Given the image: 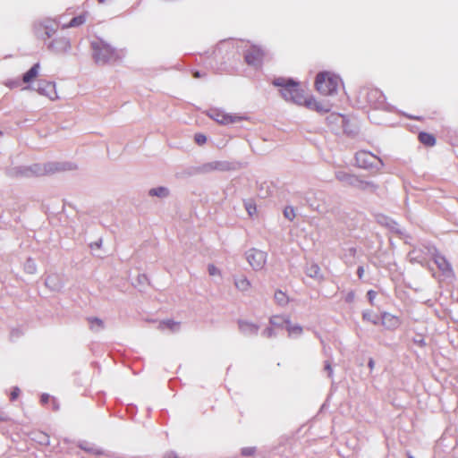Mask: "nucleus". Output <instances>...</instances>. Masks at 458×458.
I'll use <instances>...</instances> for the list:
<instances>
[{"mask_svg":"<svg viewBox=\"0 0 458 458\" xmlns=\"http://www.w3.org/2000/svg\"><path fill=\"white\" fill-rule=\"evenodd\" d=\"M272 83L275 87L280 88L279 91L282 98L288 102L300 106L305 105L310 109H314L320 113H327L329 111L327 106H324L315 98H306L303 90L300 89L299 83L293 79L278 77L274 79Z\"/></svg>","mask_w":458,"mask_h":458,"instance_id":"1","label":"nucleus"},{"mask_svg":"<svg viewBox=\"0 0 458 458\" xmlns=\"http://www.w3.org/2000/svg\"><path fill=\"white\" fill-rule=\"evenodd\" d=\"M92 56L98 65L114 64L123 56L122 50L113 47L110 44L100 38H97L90 43Z\"/></svg>","mask_w":458,"mask_h":458,"instance_id":"2","label":"nucleus"},{"mask_svg":"<svg viewBox=\"0 0 458 458\" xmlns=\"http://www.w3.org/2000/svg\"><path fill=\"white\" fill-rule=\"evenodd\" d=\"M341 85V78L329 72H320L316 76L315 86L322 95L333 96L336 94Z\"/></svg>","mask_w":458,"mask_h":458,"instance_id":"3","label":"nucleus"},{"mask_svg":"<svg viewBox=\"0 0 458 458\" xmlns=\"http://www.w3.org/2000/svg\"><path fill=\"white\" fill-rule=\"evenodd\" d=\"M68 169L65 164L48 162L46 164H33L30 166H23L17 168L16 174L21 176L30 175H45L48 174H54L58 171H64Z\"/></svg>","mask_w":458,"mask_h":458,"instance_id":"4","label":"nucleus"},{"mask_svg":"<svg viewBox=\"0 0 458 458\" xmlns=\"http://www.w3.org/2000/svg\"><path fill=\"white\" fill-rule=\"evenodd\" d=\"M360 98L375 109H388L386 97L383 92L376 88H363L359 93Z\"/></svg>","mask_w":458,"mask_h":458,"instance_id":"5","label":"nucleus"},{"mask_svg":"<svg viewBox=\"0 0 458 458\" xmlns=\"http://www.w3.org/2000/svg\"><path fill=\"white\" fill-rule=\"evenodd\" d=\"M355 161L359 167L363 169H372L377 172L380 171L384 166V163L381 158L366 150L358 151L355 154Z\"/></svg>","mask_w":458,"mask_h":458,"instance_id":"6","label":"nucleus"},{"mask_svg":"<svg viewBox=\"0 0 458 458\" xmlns=\"http://www.w3.org/2000/svg\"><path fill=\"white\" fill-rule=\"evenodd\" d=\"M266 52L261 47L252 45L245 51L244 60L248 65L257 69L261 67Z\"/></svg>","mask_w":458,"mask_h":458,"instance_id":"7","label":"nucleus"},{"mask_svg":"<svg viewBox=\"0 0 458 458\" xmlns=\"http://www.w3.org/2000/svg\"><path fill=\"white\" fill-rule=\"evenodd\" d=\"M428 252L432 255L433 260L437 268L445 277H454V273L450 262L435 247L428 248Z\"/></svg>","mask_w":458,"mask_h":458,"instance_id":"8","label":"nucleus"},{"mask_svg":"<svg viewBox=\"0 0 458 458\" xmlns=\"http://www.w3.org/2000/svg\"><path fill=\"white\" fill-rule=\"evenodd\" d=\"M267 254L258 249H250L246 252V259L250 266L256 271L264 267Z\"/></svg>","mask_w":458,"mask_h":458,"instance_id":"9","label":"nucleus"},{"mask_svg":"<svg viewBox=\"0 0 458 458\" xmlns=\"http://www.w3.org/2000/svg\"><path fill=\"white\" fill-rule=\"evenodd\" d=\"M234 169V165L228 161H212L201 165L198 171L202 174L211 173L213 171H230Z\"/></svg>","mask_w":458,"mask_h":458,"instance_id":"10","label":"nucleus"},{"mask_svg":"<svg viewBox=\"0 0 458 458\" xmlns=\"http://www.w3.org/2000/svg\"><path fill=\"white\" fill-rule=\"evenodd\" d=\"M327 122L333 129H342L345 133H351L348 130L349 121L345 115L333 113L327 117Z\"/></svg>","mask_w":458,"mask_h":458,"instance_id":"11","label":"nucleus"},{"mask_svg":"<svg viewBox=\"0 0 458 458\" xmlns=\"http://www.w3.org/2000/svg\"><path fill=\"white\" fill-rule=\"evenodd\" d=\"M47 48L55 54L66 53L71 48L70 39L65 37L55 38L48 44Z\"/></svg>","mask_w":458,"mask_h":458,"instance_id":"12","label":"nucleus"},{"mask_svg":"<svg viewBox=\"0 0 458 458\" xmlns=\"http://www.w3.org/2000/svg\"><path fill=\"white\" fill-rule=\"evenodd\" d=\"M210 117L221 124H231L240 121V117L224 113L220 110H211Z\"/></svg>","mask_w":458,"mask_h":458,"instance_id":"13","label":"nucleus"},{"mask_svg":"<svg viewBox=\"0 0 458 458\" xmlns=\"http://www.w3.org/2000/svg\"><path fill=\"white\" fill-rule=\"evenodd\" d=\"M335 178L344 186L355 188L360 176L348 173L344 170H337L335 172Z\"/></svg>","mask_w":458,"mask_h":458,"instance_id":"14","label":"nucleus"},{"mask_svg":"<svg viewBox=\"0 0 458 458\" xmlns=\"http://www.w3.org/2000/svg\"><path fill=\"white\" fill-rule=\"evenodd\" d=\"M40 95L46 96L50 99L56 97L55 85L52 81H39L36 89Z\"/></svg>","mask_w":458,"mask_h":458,"instance_id":"15","label":"nucleus"},{"mask_svg":"<svg viewBox=\"0 0 458 458\" xmlns=\"http://www.w3.org/2000/svg\"><path fill=\"white\" fill-rule=\"evenodd\" d=\"M381 325L387 330H395L401 325V319L391 313L383 312L381 314Z\"/></svg>","mask_w":458,"mask_h":458,"instance_id":"16","label":"nucleus"},{"mask_svg":"<svg viewBox=\"0 0 458 458\" xmlns=\"http://www.w3.org/2000/svg\"><path fill=\"white\" fill-rule=\"evenodd\" d=\"M238 326L240 331L247 336L256 335L259 329L258 325L242 319L238 321Z\"/></svg>","mask_w":458,"mask_h":458,"instance_id":"17","label":"nucleus"},{"mask_svg":"<svg viewBox=\"0 0 458 458\" xmlns=\"http://www.w3.org/2000/svg\"><path fill=\"white\" fill-rule=\"evenodd\" d=\"M45 284L47 288L54 292H59L64 287L63 281L56 274L47 276L45 280Z\"/></svg>","mask_w":458,"mask_h":458,"instance_id":"18","label":"nucleus"},{"mask_svg":"<svg viewBox=\"0 0 458 458\" xmlns=\"http://www.w3.org/2000/svg\"><path fill=\"white\" fill-rule=\"evenodd\" d=\"M55 32V29L53 26L40 23L35 28V33L38 38L46 39V38L52 37Z\"/></svg>","mask_w":458,"mask_h":458,"instance_id":"19","label":"nucleus"},{"mask_svg":"<svg viewBox=\"0 0 458 458\" xmlns=\"http://www.w3.org/2000/svg\"><path fill=\"white\" fill-rule=\"evenodd\" d=\"M354 189L360 190L363 191L375 192L378 189V185L372 181L363 180L359 177L357 184Z\"/></svg>","mask_w":458,"mask_h":458,"instance_id":"20","label":"nucleus"},{"mask_svg":"<svg viewBox=\"0 0 458 458\" xmlns=\"http://www.w3.org/2000/svg\"><path fill=\"white\" fill-rule=\"evenodd\" d=\"M305 273L309 277L316 279L318 281H321L323 279L320 267H318V264H308L305 268Z\"/></svg>","mask_w":458,"mask_h":458,"instance_id":"21","label":"nucleus"},{"mask_svg":"<svg viewBox=\"0 0 458 458\" xmlns=\"http://www.w3.org/2000/svg\"><path fill=\"white\" fill-rule=\"evenodd\" d=\"M39 64H35L28 72H26L22 76V81L25 83H29L32 81L37 75L38 74Z\"/></svg>","mask_w":458,"mask_h":458,"instance_id":"22","label":"nucleus"},{"mask_svg":"<svg viewBox=\"0 0 458 458\" xmlns=\"http://www.w3.org/2000/svg\"><path fill=\"white\" fill-rule=\"evenodd\" d=\"M234 285L238 290L242 292L250 290L251 286L250 282L245 276L234 278Z\"/></svg>","mask_w":458,"mask_h":458,"instance_id":"23","label":"nucleus"},{"mask_svg":"<svg viewBox=\"0 0 458 458\" xmlns=\"http://www.w3.org/2000/svg\"><path fill=\"white\" fill-rule=\"evenodd\" d=\"M289 317L273 316L270 318L269 323L275 327H283L289 324Z\"/></svg>","mask_w":458,"mask_h":458,"instance_id":"24","label":"nucleus"},{"mask_svg":"<svg viewBox=\"0 0 458 458\" xmlns=\"http://www.w3.org/2000/svg\"><path fill=\"white\" fill-rule=\"evenodd\" d=\"M148 195L152 197L166 198L169 195V190L164 186L152 188L148 191Z\"/></svg>","mask_w":458,"mask_h":458,"instance_id":"25","label":"nucleus"},{"mask_svg":"<svg viewBox=\"0 0 458 458\" xmlns=\"http://www.w3.org/2000/svg\"><path fill=\"white\" fill-rule=\"evenodd\" d=\"M419 140L422 144L428 146V147H432L436 143L435 137L432 134L428 133V132H420Z\"/></svg>","mask_w":458,"mask_h":458,"instance_id":"26","label":"nucleus"},{"mask_svg":"<svg viewBox=\"0 0 458 458\" xmlns=\"http://www.w3.org/2000/svg\"><path fill=\"white\" fill-rule=\"evenodd\" d=\"M85 21H86V15L85 14H81L79 16L73 17L70 21V22L68 24H64L63 26V28L64 29H67V28L78 27V26H81L83 23H85Z\"/></svg>","mask_w":458,"mask_h":458,"instance_id":"27","label":"nucleus"},{"mask_svg":"<svg viewBox=\"0 0 458 458\" xmlns=\"http://www.w3.org/2000/svg\"><path fill=\"white\" fill-rule=\"evenodd\" d=\"M160 329L167 328L173 332H176L180 328V323L174 320H165L159 324Z\"/></svg>","mask_w":458,"mask_h":458,"instance_id":"28","label":"nucleus"},{"mask_svg":"<svg viewBox=\"0 0 458 458\" xmlns=\"http://www.w3.org/2000/svg\"><path fill=\"white\" fill-rule=\"evenodd\" d=\"M285 328L289 336H299L302 334V327L300 325H292L290 320Z\"/></svg>","mask_w":458,"mask_h":458,"instance_id":"29","label":"nucleus"},{"mask_svg":"<svg viewBox=\"0 0 458 458\" xmlns=\"http://www.w3.org/2000/svg\"><path fill=\"white\" fill-rule=\"evenodd\" d=\"M88 321L93 331H100L104 328V322L98 318H89Z\"/></svg>","mask_w":458,"mask_h":458,"instance_id":"30","label":"nucleus"},{"mask_svg":"<svg viewBox=\"0 0 458 458\" xmlns=\"http://www.w3.org/2000/svg\"><path fill=\"white\" fill-rule=\"evenodd\" d=\"M362 318L364 320L371 322L373 325L379 324V318L373 313L372 310H365L362 313Z\"/></svg>","mask_w":458,"mask_h":458,"instance_id":"31","label":"nucleus"},{"mask_svg":"<svg viewBox=\"0 0 458 458\" xmlns=\"http://www.w3.org/2000/svg\"><path fill=\"white\" fill-rule=\"evenodd\" d=\"M275 301H276L277 304H279L280 306H284L287 304L288 302V297L286 296V294L284 293H283L282 291H276L275 293Z\"/></svg>","mask_w":458,"mask_h":458,"instance_id":"32","label":"nucleus"},{"mask_svg":"<svg viewBox=\"0 0 458 458\" xmlns=\"http://www.w3.org/2000/svg\"><path fill=\"white\" fill-rule=\"evenodd\" d=\"M82 450L88 452V453H91V454H102V452L100 450H98V448H96L93 445L88 443V442H82L79 445Z\"/></svg>","mask_w":458,"mask_h":458,"instance_id":"33","label":"nucleus"},{"mask_svg":"<svg viewBox=\"0 0 458 458\" xmlns=\"http://www.w3.org/2000/svg\"><path fill=\"white\" fill-rule=\"evenodd\" d=\"M34 439L38 441L40 445H49V437L44 432L36 433Z\"/></svg>","mask_w":458,"mask_h":458,"instance_id":"34","label":"nucleus"},{"mask_svg":"<svg viewBox=\"0 0 458 458\" xmlns=\"http://www.w3.org/2000/svg\"><path fill=\"white\" fill-rule=\"evenodd\" d=\"M24 269L28 274L36 273L37 267L33 259H28L24 264Z\"/></svg>","mask_w":458,"mask_h":458,"instance_id":"35","label":"nucleus"},{"mask_svg":"<svg viewBox=\"0 0 458 458\" xmlns=\"http://www.w3.org/2000/svg\"><path fill=\"white\" fill-rule=\"evenodd\" d=\"M284 216L286 219L293 221L295 217V212L293 207H286L284 209Z\"/></svg>","mask_w":458,"mask_h":458,"instance_id":"36","label":"nucleus"},{"mask_svg":"<svg viewBox=\"0 0 458 458\" xmlns=\"http://www.w3.org/2000/svg\"><path fill=\"white\" fill-rule=\"evenodd\" d=\"M194 140L198 145H203L207 141V137H206V135H204L202 133H198V134H195Z\"/></svg>","mask_w":458,"mask_h":458,"instance_id":"37","label":"nucleus"},{"mask_svg":"<svg viewBox=\"0 0 458 458\" xmlns=\"http://www.w3.org/2000/svg\"><path fill=\"white\" fill-rule=\"evenodd\" d=\"M255 451V447H243L242 449V454L244 456H251L254 454Z\"/></svg>","mask_w":458,"mask_h":458,"instance_id":"38","label":"nucleus"},{"mask_svg":"<svg viewBox=\"0 0 458 458\" xmlns=\"http://www.w3.org/2000/svg\"><path fill=\"white\" fill-rule=\"evenodd\" d=\"M245 208L250 216L256 212V206L250 202L245 203Z\"/></svg>","mask_w":458,"mask_h":458,"instance_id":"39","label":"nucleus"},{"mask_svg":"<svg viewBox=\"0 0 458 458\" xmlns=\"http://www.w3.org/2000/svg\"><path fill=\"white\" fill-rule=\"evenodd\" d=\"M262 335L267 338H271V337H274L276 335L275 334V330L274 328L272 327H267L266 328L263 332H262Z\"/></svg>","mask_w":458,"mask_h":458,"instance_id":"40","label":"nucleus"},{"mask_svg":"<svg viewBox=\"0 0 458 458\" xmlns=\"http://www.w3.org/2000/svg\"><path fill=\"white\" fill-rule=\"evenodd\" d=\"M208 270L210 276H216L220 274L219 269L212 264L208 265Z\"/></svg>","mask_w":458,"mask_h":458,"instance_id":"41","label":"nucleus"},{"mask_svg":"<svg viewBox=\"0 0 458 458\" xmlns=\"http://www.w3.org/2000/svg\"><path fill=\"white\" fill-rule=\"evenodd\" d=\"M324 369L327 372L328 377H333V369L331 363L328 360L325 361Z\"/></svg>","mask_w":458,"mask_h":458,"instance_id":"42","label":"nucleus"},{"mask_svg":"<svg viewBox=\"0 0 458 458\" xmlns=\"http://www.w3.org/2000/svg\"><path fill=\"white\" fill-rule=\"evenodd\" d=\"M354 297H355L354 293L351 291V292H349V293L345 295L344 300H345V301H346V302L351 303V302H352V301H353Z\"/></svg>","mask_w":458,"mask_h":458,"instance_id":"43","label":"nucleus"},{"mask_svg":"<svg viewBox=\"0 0 458 458\" xmlns=\"http://www.w3.org/2000/svg\"><path fill=\"white\" fill-rule=\"evenodd\" d=\"M19 394H20V389L18 387H14L11 393V396H10L11 400L14 401L18 397Z\"/></svg>","mask_w":458,"mask_h":458,"instance_id":"44","label":"nucleus"},{"mask_svg":"<svg viewBox=\"0 0 458 458\" xmlns=\"http://www.w3.org/2000/svg\"><path fill=\"white\" fill-rule=\"evenodd\" d=\"M376 295H377V293H376L375 291H373V290H369V291L367 293V296H368L369 301L370 302H372V301H373V300L375 299Z\"/></svg>","mask_w":458,"mask_h":458,"instance_id":"45","label":"nucleus"},{"mask_svg":"<svg viewBox=\"0 0 458 458\" xmlns=\"http://www.w3.org/2000/svg\"><path fill=\"white\" fill-rule=\"evenodd\" d=\"M164 458H178L176 453L171 451L165 454Z\"/></svg>","mask_w":458,"mask_h":458,"instance_id":"46","label":"nucleus"},{"mask_svg":"<svg viewBox=\"0 0 458 458\" xmlns=\"http://www.w3.org/2000/svg\"><path fill=\"white\" fill-rule=\"evenodd\" d=\"M49 398H50V395H49V394H43L41 395V399H40V401H41V403H47L48 402Z\"/></svg>","mask_w":458,"mask_h":458,"instance_id":"47","label":"nucleus"},{"mask_svg":"<svg viewBox=\"0 0 458 458\" xmlns=\"http://www.w3.org/2000/svg\"><path fill=\"white\" fill-rule=\"evenodd\" d=\"M363 274H364V268H363V267L360 266V267H358V269H357V275H358V276H359V278H360V279H361V278H362Z\"/></svg>","mask_w":458,"mask_h":458,"instance_id":"48","label":"nucleus"},{"mask_svg":"<svg viewBox=\"0 0 458 458\" xmlns=\"http://www.w3.org/2000/svg\"><path fill=\"white\" fill-rule=\"evenodd\" d=\"M347 251H348L350 257H354L355 253H356V249L352 247V248H349L347 250Z\"/></svg>","mask_w":458,"mask_h":458,"instance_id":"49","label":"nucleus"},{"mask_svg":"<svg viewBox=\"0 0 458 458\" xmlns=\"http://www.w3.org/2000/svg\"><path fill=\"white\" fill-rule=\"evenodd\" d=\"M101 244H102V240L99 239L98 242L91 243L90 247L91 248H94V247L99 248L101 246Z\"/></svg>","mask_w":458,"mask_h":458,"instance_id":"50","label":"nucleus"},{"mask_svg":"<svg viewBox=\"0 0 458 458\" xmlns=\"http://www.w3.org/2000/svg\"><path fill=\"white\" fill-rule=\"evenodd\" d=\"M368 366H369L370 370H372L374 369L375 361H374V360L372 358H370L369 360Z\"/></svg>","mask_w":458,"mask_h":458,"instance_id":"51","label":"nucleus"},{"mask_svg":"<svg viewBox=\"0 0 458 458\" xmlns=\"http://www.w3.org/2000/svg\"><path fill=\"white\" fill-rule=\"evenodd\" d=\"M203 76H205V73H203V74H202V73H200L199 71H195V72H193V77H194V78H201V77H203Z\"/></svg>","mask_w":458,"mask_h":458,"instance_id":"52","label":"nucleus"},{"mask_svg":"<svg viewBox=\"0 0 458 458\" xmlns=\"http://www.w3.org/2000/svg\"><path fill=\"white\" fill-rule=\"evenodd\" d=\"M415 343L420 346H424L426 344L425 341L423 338H420L419 340H415Z\"/></svg>","mask_w":458,"mask_h":458,"instance_id":"53","label":"nucleus"},{"mask_svg":"<svg viewBox=\"0 0 458 458\" xmlns=\"http://www.w3.org/2000/svg\"><path fill=\"white\" fill-rule=\"evenodd\" d=\"M18 83L16 82H9V83H6L7 86H9L10 88H13L14 86H16Z\"/></svg>","mask_w":458,"mask_h":458,"instance_id":"54","label":"nucleus"},{"mask_svg":"<svg viewBox=\"0 0 458 458\" xmlns=\"http://www.w3.org/2000/svg\"><path fill=\"white\" fill-rule=\"evenodd\" d=\"M408 458H415L410 452L407 453Z\"/></svg>","mask_w":458,"mask_h":458,"instance_id":"55","label":"nucleus"},{"mask_svg":"<svg viewBox=\"0 0 458 458\" xmlns=\"http://www.w3.org/2000/svg\"><path fill=\"white\" fill-rule=\"evenodd\" d=\"M98 1L99 3H101V4L105 2V0H98Z\"/></svg>","mask_w":458,"mask_h":458,"instance_id":"56","label":"nucleus"},{"mask_svg":"<svg viewBox=\"0 0 458 458\" xmlns=\"http://www.w3.org/2000/svg\"><path fill=\"white\" fill-rule=\"evenodd\" d=\"M0 420H2V415L0 414Z\"/></svg>","mask_w":458,"mask_h":458,"instance_id":"57","label":"nucleus"},{"mask_svg":"<svg viewBox=\"0 0 458 458\" xmlns=\"http://www.w3.org/2000/svg\"><path fill=\"white\" fill-rule=\"evenodd\" d=\"M2 135V131H0V136Z\"/></svg>","mask_w":458,"mask_h":458,"instance_id":"58","label":"nucleus"}]
</instances>
